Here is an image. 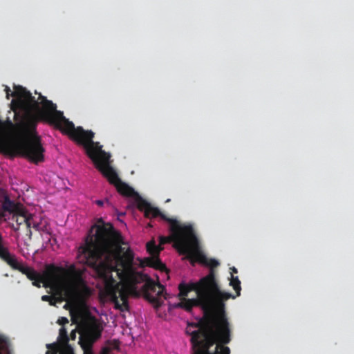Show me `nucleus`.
Listing matches in <instances>:
<instances>
[{"instance_id":"nucleus-8","label":"nucleus","mask_w":354,"mask_h":354,"mask_svg":"<svg viewBox=\"0 0 354 354\" xmlns=\"http://www.w3.org/2000/svg\"><path fill=\"white\" fill-rule=\"evenodd\" d=\"M158 216H160L162 219H163L164 221H166L167 222H168L169 223L170 230L171 232V236H170L169 237L160 236V244L158 245H156V270H159L162 274H164L167 277V279H169V270L166 267L165 264H164L161 261V260L159 257V253L162 250V248L161 247V245L165 243H169V242H173L174 247L177 250V248L175 246V239H174L175 233L171 228L172 222L171 221H175L179 226H182V225L179 223V222L176 218L167 217L165 214H164L161 212V211L159 208H158L156 207V217H158Z\"/></svg>"},{"instance_id":"nucleus-14","label":"nucleus","mask_w":354,"mask_h":354,"mask_svg":"<svg viewBox=\"0 0 354 354\" xmlns=\"http://www.w3.org/2000/svg\"><path fill=\"white\" fill-rule=\"evenodd\" d=\"M156 288L158 289V290H156V309H157L162 304L161 301H160V297L162 296L165 299H167V293L166 292L164 293L165 288L160 283L159 277L157 275H156Z\"/></svg>"},{"instance_id":"nucleus-11","label":"nucleus","mask_w":354,"mask_h":354,"mask_svg":"<svg viewBox=\"0 0 354 354\" xmlns=\"http://www.w3.org/2000/svg\"><path fill=\"white\" fill-rule=\"evenodd\" d=\"M146 247L147 251L151 255V257L144 259L137 258L136 261H138V265L140 268L148 266L152 268H155V238L153 236L147 244Z\"/></svg>"},{"instance_id":"nucleus-5","label":"nucleus","mask_w":354,"mask_h":354,"mask_svg":"<svg viewBox=\"0 0 354 354\" xmlns=\"http://www.w3.org/2000/svg\"><path fill=\"white\" fill-rule=\"evenodd\" d=\"M0 259L4 261L12 269L21 272L32 281V285L37 288L43 283L44 288H52L59 285L61 277L68 274L67 270L54 264L48 265L43 274L37 272L34 268L27 266L19 261L16 256L12 254L3 245V238L0 233Z\"/></svg>"},{"instance_id":"nucleus-23","label":"nucleus","mask_w":354,"mask_h":354,"mask_svg":"<svg viewBox=\"0 0 354 354\" xmlns=\"http://www.w3.org/2000/svg\"><path fill=\"white\" fill-rule=\"evenodd\" d=\"M5 91L6 92L7 98H9V95H10V93L11 92V90L10 89L9 87L6 86Z\"/></svg>"},{"instance_id":"nucleus-15","label":"nucleus","mask_w":354,"mask_h":354,"mask_svg":"<svg viewBox=\"0 0 354 354\" xmlns=\"http://www.w3.org/2000/svg\"><path fill=\"white\" fill-rule=\"evenodd\" d=\"M59 295V297L43 295L41 297V300L48 302L50 306H55L57 303H62L64 301H67L66 297L65 296L63 297L61 292Z\"/></svg>"},{"instance_id":"nucleus-10","label":"nucleus","mask_w":354,"mask_h":354,"mask_svg":"<svg viewBox=\"0 0 354 354\" xmlns=\"http://www.w3.org/2000/svg\"><path fill=\"white\" fill-rule=\"evenodd\" d=\"M203 312V317L200 319L198 323L194 324H188V327L186 329V333L191 336V342L193 346L194 349V353L196 354V353L198 351V347L195 346V342H193L192 341V337H193V333L194 332H199V335L197 337V342H202L203 339H205L207 337L210 335L209 331L203 326V319L205 317V312L203 308H201Z\"/></svg>"},{"instance_id":"nucleus-6","label":"nucleus","mask_w":354,"mask_h":354,"mask_svg":"<svg viewBox=\"0 0 354 354\" xmlns=\"http://www.w3.org/2000/svg\"><path fill=\"white\" fill-rule=\"evenodd\" d=\"M71 270L73 283L64 287V295L69 301H85L92 295V290L86 284L80 270H76L74 266L71 267Z\"/></svg>"},{"instance_id":"nucleus-2","label":"nucleus","mask_w":354,"mask_h":354,"mask_svg":"<svg viewBox=\"0 0 354 354\" xmlns=\"http://www.w3.org/2000/svg\"><path fill=\"white\" fill-rule=\"evenodd\" d=\"M94 236L88 235L82 253L104 282V290L115 308L122 311L129 308V296L139 295L137 285L155 308V297L148 294L155 290V281L147 274L137 271L133 267V253L124 245L121 234L113 225L102 218L93 225Z\"/></svg>"},{"instance_id":"nucleus-7","label":"nucleus","mask_w":354,"mask_h":354,"mask_svg":"<svg viewBox=\"0 0 354 354\" xmlns=\"http://www.w3.org/2000/svg\"><path fill=\"white\" fill-rule=\"evenodd\" d=\"M102 326L94 317H90L84 319L81 324L82 335L84 336L87 344V348L82 344L86 354L92 344L102 335Z\"/></svg>"},{"instance_id":"nucleus-16","label":"nucleus","mask_w":354,"mask_h":354,"mask_svg":"<svg viewBox=\"0 0 354 354\" xmlns=\"http://www.w3.org/2000/svg\"><path fill=\"white\" fill-rule=\"evenodd\" d=\"M230 285L232 286L233 289L235 290L236 294V295L233 296L235 297V298L241 295V281L239 279V277H234L233 274H231Z\"/></svg>"},{"instance_id":"nucleus-4","label":"nucleus","mask_w":354,"mask_h":354,"mask_svg":"<svg viewBox=\"0 0 354 354\" xmlns=\"http://www.w3.org/2000/svg\"><path fill=\"white\" fill-rule=\"evenodd\" d=\"M203 326L210 335L202 342H197L199 332H194L192 341L198 347L196 354H230V348L225 346L231 341V325L227 315L213 316L203 319Z\"/></svg>"},{"instance_id":"nucleus-27","label":"nucleus","mask_w":354,"mask_h":354,"mask_svg":"<svg viewBox=\"0 0 354 354\" xmlns=\"http://www.w3.org/2000/svg\"><path fill=\"white\" fill-rule=\"evenodd\" d=\"M0 124H1V126H3V123L1 121H0Z\"/></svg>"},{"instance_id":"nucleus-18","label":"nucleus","mask_w":354,"mask_h":354,"mask_svg":"<svg viewBox=\"0 0 354 354\" xmlns=\"http://www.w3.org/2000/svg\"><path fill=\"white\" fill-rule=\"evenodd\" d=\"M8 346V340L2 335H0V354H2V351L6 349Z\"/></svg>"},{"instance_id":"nucleus-17","label":"nucleus","mask_w":354,"mask_h":354,"mask_svg":"<svg viewBox=\"0 0 354 354\" xmlns=\"http://www.w3.org/2000/svg\"><path fill=\"white\" fill-rule=\"evenodd\" d=\"M68 341H69V338H68V336L67 334V331H66V328L64 326H62L59 329V336L57 338V344L59 345L67 344V343H68Z\"/></svg>"},{"instance_id":"nucleus-1","label":"nucleus","mask_w":354,"mask_h":354,"mask_svg":"<svg viewBox=\"0 0 354 354\" xmlns=\"http://www.w3.org/2000/svg\"><path fill=\"white\" fill-rule=\"evenodd\" d=\"M38 100L26 88L17 86L11 95L21 100V104L26 111L28 122L24 127V139L15 147L16 152L38 164L44 160V148L41 138L37 135L36 126L39 121L54 124L71 140L83 146L86 155L93 161L95 167L113 185L122 196L131 197L138 209L143 212L147 218H155V207L143 199L132 187L122 182L116 171L109 165L110 154L102 150L98 142H94L95 133L91 130H84L82 127H75L67 120L63 113L57 110V106L45 96L38 93Z\"/></svg>"},{"instance_id":"nucleus-25","label":"nucleus","mask_w":354,"mask_h":354,"mask_svg":"<svg viewBox=\"0 0 354 354\" xmlns=\"http://www.w3.org/2000/svg\"><path fill=\"white\" fill-rule=\"evenodd\" d=\"M8 122L9 125H10V126H12V123L10 120H8Z\"/></svg>"},{"instance_id":"nucleus-19","label":"nucleus","mask_w":354,"mask_h":354,"mask_svg":"<svg viewBox=\"0 0 354 354\" xmlns=\"http://www.w3.org/2000/svg\"><path fill=\"white\" fill-rule=\"evenodd\" d=\"M57 322L58 324L62 325V326H64V325H65L66 324L68 323V320L65 317H60L57 319Z\"/></svg>"},{"instance_id":"nucleus-20","label":"nucleus","mask_w":354,"mask_h":354,"mask_svg":"<svg viewBox=\"0 0 354 354\" xmlns=\"http://www.w3.org/2000/svg\"><path fill=\"white\" fill-rule=\"evenodd\" d=\"M95 203L96 205H97L98 206L101 207V206H102L104 203L109 204V201L107 199H106V200H104H104H96V201H95Z\"/></svg>"},{"instance_id":"nucleus-3","label":"nucleus","mask_w":354,"mask_h":354,"mask_svg":"<svg viewBox=\"0 0 354 354\" xmlns=\"http://www.w3.org/2000/svg\"><path fill=\"white\" fill-rule=\"evenodd\" d=\"M171 221L178 252L209 268L208 274L198 281L181 282L178 285L180 301L174 306L188 312L194 306H200L204 309L205 317L227 315L225 301L235 297L221 290L214 269L219 265L218 261L198 251V242L192 225L179 226L175 221Z\"/></svg>"},{"instance_id":"nucleus-13","label":"nucleus","mask_w":354,"mask_h":354,"mask_svg":"<svg viewBox=\"0 0 354 354\" xmlns=\"http://www.w3.org/2000/svg\"><path fill=\"white\" fill-rule=\"evenodd\" d=\"M47 347L53 350V354H57L58 352L59 354H74L73 348L68 343L61 345L51 344H48Z\"/></svg>"},{"instance_id":"nucleus-26","label":"nucleus","mask_w":354,"mask_h":354,"mask_svg":"<svg viewBox=\"0 0 354 354\" xmlns=\"http://www.w3.org/2000/svg\"><path fill=\"white\" fill-rule=\"evenodd\" d=\"M148 225H149V227H152V225H151V223H149L148 224Z\"/></svg>"},{"instance_id":"nucleus-9","label":"nucleus","mask_w":354,"mask_h":354,"mask_svg":"<svg viewBox=\"0 0 354 354\" xmlns=\"http://www.w3.org/2000/svg\"><path fill=\"white\" fill-rule=\"evenodd\" d=\"M12 227L15 231L23 230L30 238L32 236L31 227L37 229L38 223L34 221V216L24 207L22 211L12 215Z\"/></svg>"},{"instance_id":"nucleus-21","label":"nucleus","mask_w":354,"mask_h":354,"mask_svg":"<svg viewBox=\"0 0 354 354\" xmlns=\"http://www.w3.org/2000/svg\"><path fill=\"white\" fill-rule=\"evenodd\" d=\"M119 342L118 340H113L111 344V346L113 348H119Z\"/></svg>"},{"instance_id":"nucleus-24","label":"nucleus","mask_w":354,"mask_h":354,"mask_svg":"<svg viewBox=\"0 0 354 354\" xmlns=\"http://www.w3.org/2000/svg\"><path fill=\"white\" fill-rule=\"evenodd\" d=\"M230 269H231V270H232V274L233 273H237V272H238V270H237V269H236L235 267H232V268H231Z\"/></svg>"},{"instance_id":"nucleus-28","label":"nucleus","mask_w":354,"mask_h":354,"mask_svg":"<svg viewBox=\"0 0 354 354\" xmlns=\"http://www.w3.org/2000/svg\"><path fill=\"white\" fill-rule=\"evenodd\" d=\"M90 354H92L91 353Z\"/></svg>"},{"instance_id":"nucleus-22","label":"nucleus","mask_w":354,"mask_h":354,"mask_svg":"<svg viewBox=\"0 0 354 354\" xmlns=\"http://www.w3.org/2000/svg\"><path fill=\"white\" fill-rule=\"evenodd\" d=\"M75 337H76V332L75 330H73L71 333V338L72 339H75Z\"/></svg>"},{"instance_id":"nucleus-12","label":"nucleus","mask_w":354,"mask_h":354,"mask_svg":"<svg viewBox=\"0 0 354 354\" xmlns=\"http://www.w3.org/2000/svg\"><path fill=\"white\" fill-rule=\"evenodd\" d=\"M24 207L23 205L19 203H15L13 201H11L8 196L4 198V200L2 203V208L5 212H8L12 215L22 211V209Z\"/></svg>"}]
</instances>
